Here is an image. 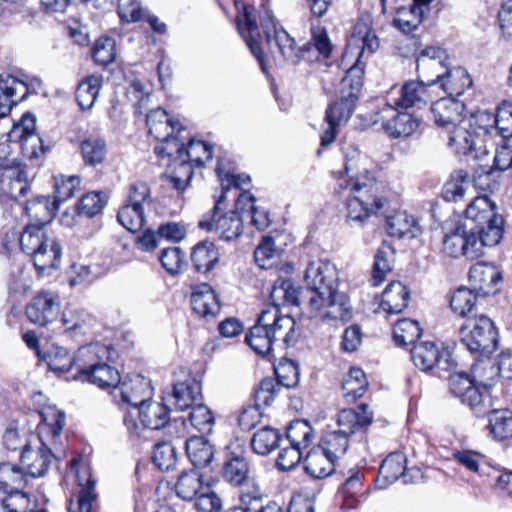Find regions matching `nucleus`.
<instances>
[{
  "instance_id": "1",
  "label": "nucleus",
  "mask_w": 512,
  "mask_h": 512,
  "mask_svg": "<svg viewBox=\"0 0 512 512\" xmlns=\"http://www.w3.org/2000/svg\"><path fill=\"white\" fill-rule=\"evenodd\" d=\"M294 319L283 315L276 307L261 312L257 322L246 334L245 342L255 353L265 356L274 347L285 349L294 345L298 339Z\"/></svg>"
},
{
  "instance_id": "2",
  "label": "nucleus",
  "mask_w": 512,
  "mask_h": 512,
  "mask_svg": "<svg viewBox=\"0 0 512 512\" xmlns=\"http://www.w3.org/2000/svg\"><path fill=\"white\" fill-rule=\"evenodd\" d=\"M344 169L352 181L351 195L346 202V217L350 223L361 226L372 214L385 206L386 200L377 196L374 176L366 169L359 171L358 161L347 159Z\"/></svg>"
},
{
  "instance_id": "3",
  "label": "nucleus",
  "mask_w": 512,
  "mask_h": 512,
  "mask_svg": "<svg viewBox=\"0 0 512 512\" xmlns=\"http://www.w3.org/2000/svg\"><path fill=\"white\" fill-rule=\"evenodd\" d=\"M363 86V67L360 63L350 67L339 85V98L331 104L325 120L327 128L321 135V146L326 147L334 142L337 128L351 117Z\"/></svg>"
},
{
  "instance_id": "4",
  "label": "nucleus",
  "mask_w": 512,
  "mask_h": 512,
  "mask_svg": "<svg viewBox=\"0 0 512 512\" xmlns=\"http://www.w3.org/2000/svg\"><path fill=\"white\" fill-rule=\"evenodd\" d=\"M373 414L369 406L361 404L358 409H343L337 415L338 430L327 431L317 447L336 461L344 456L349 447V437L365 432L372 424Z\"/></svg>"
},
{
  "instance_id": "5",
  "label": "nucleus",
  "mask_w": 512,
  "mask_h": 512,
  "mask_svg": "<svg viewBox=\"0 0 512 512\" xmlns=\"http://www.w3.org/2000/svg\"><path fill=\"white\" fill-rule=\"evenodd\" d=\"M109 349L99 343L83 346L78 349V372L75 380L88 382L101 389L115 387L120 383V374L116 368L109 365Z\"/></svg>"
},
{
  "instance_id": "6",
  "label": "nucleus",
  "mask_w": 512,
  "mask_h": 512,
  "mask_svg": "<svg viewBox=\"0 0 512 512\" xmlns=\"http://www.w3.org/2000/svg\"><path fill=\"white\" fill-rule=\"evenodd\" d=\"M20 246L29 255L39 274L59 267L62 249L55 238L49 237L41 225L29 224L20 236Z\"/></svg>"
},
{
  "instance_id": "7",
  "label": "nucleus",
  "mask_w": 512,
  "mask_h": 512,
  "mask_svg": "<svg viewBox=\"0 0 512 512\" xmlns=\"http://www.w3.org/2000/svg\"><path fill=\"white\" fill-rule=\"evenodd\" d=\"M460 341L473 354L488 356L498 347V331L485 315L468 317L459 329Z\"/></svg>"
},
{
  "instance_id": "8",
  "label": "nucleus",
  "mask_w": 512,
  "mask_h": 512,
  "mask_svg": "<svg viewBox=\"0 0 512 512\" xmlns=\"http://www.w3.org/2000/svg\"><path fill=\"white\" fill-rule=\"evenodd\" d=\"M170 421V409L163 403L150 399L124 414L123 423L131 439H138L146 428L159 430Z\"/></svg>"
},
{
  "instance_id": "9",
  "label": "nucleus",
  "mask_w": 512,
  "mask_h": 512,
  "mask_svg": "<svg viewBox=\"0 0 512 512\" xmlns=\"http://www.w3.org/2000/svg\"><path fill=\"white\" fill-rule=\"evenodd\" d=\"M261 26L277 64L281 65L285 62L297 64L304 60L302 46L297 47L294 39L284 29L275 26L270 11L265 10L261 18Z\"/></svg>"
},
{
  "instance_id": "10",
  "label": "nucleus",
  "mask_w": 512,
  "mask_h": 512,
  "mask_svg": "<svg viewBox=\"0 0 512 512\" xmlns=\"http://www.w3.org/2000/svg\"><path fill=\"white\" fill-rule=\"evenodd\" d=\"M306 292L310 293L308 307L318 308L317 302L325 301L326 295H333L338 286L336 267L329 261L310 262L305 271Z\"/></svg>"
},
{
  "instance_id": "11",
  "label": "nucleus",
  "mask_w": 512,
  "mask_h": 512,
  "mask_svg": "<svg viewBox=\"0 0 512 512\" xmlns=\"http://www.w3.org/2000/svg\"><path fill=\"white\" fill-rule=\"evenodd\" d=\"M220 474L224 482L232 487L250 484L254 477V467L248 459L244 445L235 441L226 446Z\"/></svg>"
},
{
  "instance_id": "12",
  "label": "nucleus",
  "mask_w": 512,
  "mask_h": 512,
  "mask_svg": "<svg viewBox=\"0 0 512 512\" xmlns=\"http://www.w3.org/2000/svg\"><path fill=\"white\" fill-rule=\"evenodd\" d=\"M8 145L0 144V196L17 200L25 196L30 184L26 167L5 156Z\"/></svg>"
},
{
  "instance_id": "13",
  "label": "nucleus",
  "mask_w": 512,
  "mask_h": 512,
  "mask_svg": "<svg viewBox=\"0 0 512 512\" xmlns=\"http://www.w3.org/2000/svg\"><path fill=\"white\" fill-rule=\"evenodd\" d=\"M410 355L418 369L424 372L434 370L439 377L444 376L443 372H450L457 366L452 353L448 349L431 341L416 343L412 347Z\"/></svg>"
},
{
  "instance_id": "14",
  "label": "nucleus",
  "mask_w": 512,
  "mask_h": 512,
  "mask_svg": "<svg viewBox=\"0 0 512 512\" xmlns=\"http://www.w3.org/2000/svg\"><path fill=\"white\" fill-rule=\"evenodd\" d=\"M36 118L31 113H25L20 122L13 125L7 134L8 140L18 143L24 157L29 160L38 159L48 149L42 138L35 132Z\"/></svg>"
},
{
  "instance_id": "15",
  "label": "nucleus",
  "mask_w": 512,
  "mask_h": 512,
  "mask_svg": "<svg viewBox=\"0 0 512 512\" xmlns=\"http://www.w3.org/2000/svg\"><path fill=\"white\" fill-rule=\"evenodd\" d=\"M374 123H381L383 130L391 138L411 136L420 126L418 118L407 112L397 111L394 103H386L375 112Z\"/></svg>"
},
{
  "instance_id": "16",
  "label": "nucleus",
  "mask_w": 512,
  "mask_h": 512,
  "mask_svg": "<svg viewBox=\"0 0 512 512\" xmlns=\"http://www.w3.org/2000/svg\"><path fill=\"white\" fill-rule=\"evenodd\" d=\"M317 307H308L309 317L320 318L330 325L344 324L352 317V309L346 294L334 289L333 295H326L325 301L317 302Z\"/></svg>"
},
{
  "instance_id": "17",
  "label": "nucleus",
  "mask_w": 512,
  "mask_h": 512,
  "mask_svg": "<svg viewBox=\"0 0 512 512\" xmlns=\"http://www.w3.org/2000/svg\"><path fill=\"white\" fill-rule=\"evenodd\" d=\"M407 459L403 453L395 452L389 454L379 468L376 483L383 489L387 485L402 479L403 483L418 482L423 476L418 468L406 469Z\"/></svg>"
},
{
  "instance_id": "18",
  "label": "nucleus",
  "mask_w": 512,
  "mask_h": 512,
  "mask_svg": "<svg viewBox=\"0 0 512 512\" xmlns=\"http://www.w3.org/2000/svg\"><path fill=\"white\" fill-rule=\"evenodd\" d=\"M442 244L443 252L454 258L463 256L474 260L481 256V244L477 242L476 234L461 225L446 233Z\"/></svg>"
},
{
  "instance_id": "19",
  "label": "nucleus",
  "mask_w": 512,
  "mask_h": 512,
  "mask_svg": "<svg viewBox=\"0 0 512 512\" xmlns=\"http://www.w3.org/2000/svg\"><path fill=\"white\" fill-rule=\"evenodd\" d=\"M187 137L182 134L176 142H168V147L155 146L154 152L161 158L172 156L178 152L180 157H184L193 166L202 167L207 161L212 159V147L208 143L200 140L189 139L187 146L183 141Z\"/></svg>"
},
{
  "instance_id": "20",
  "label": "nucleus",
  "mask_w": 512,
  "mask_h": 512,
  "mask_svg": "<svg viewBox=\"0 0 512 512\" xmlns=\"http://www.w3.org/2000/svg\"><path fill=\"white\" fill-rule=\"evenodd\" d=\"M146 123L149 133L161 142L158 146L162 147H168V142H176L179 137H182V133L186 132L180 122L174 121L160 107L152 109L146 115Z\"/></svg>"
},
{
  "instance_id": "21",
  "label": "nucleus",
  "mask_w": 512,
  "mask_h": 512,
  "mask_svg": "<svg viewBox=\"0 0 512 512\" xmlns=\"http://www.w3.org/2000/svg\"><path fill=\"white\" fill-rule=\"evenodd\" d=\"M60 307V298L55 292L41 291L28 303L26 315L31 323L43 327L56 319Z\"/></svg>"
},
{
  "instance_id": "22",
  "label": "nucleus",
  "mask_w": 512,
  "mask_h": 512,
  "mask_svg": "<svg viewBox=\"0 0 512 512\" xmlns=\"http://www.w3.org/2000/svg\"><path fill=\"white\" fill-rule=\"evenodd\" d=\"M211 214L204 215L198 226L206 231L215 230L221 239L230 241L238 238L243 231V220L238 211H230L217 217L219 208Z\"/></svg>"
},
{
  "instance_id": "23",
  "label": "nucleus",
  "mask_w": 512,
  "mask_h": 512,
  "mask_svg": "<svg viewBox=\"0 0 512 512\" xmlns=\"http://www.w3.org/2000/svg\"><path fill=\"white\" fill-rule=\"evenodd\" d=\"M112 394L114 399L120 398L122 403L131 406L130 410H134L152 397L153 390L150 380L137 374L120 382Z\"/></svg>"
},
{
  "instance_id": "24",
  "label": "nucleus",
  "mask_w": 512,
  "mask_h": 512,
  "mask_svg": "<svg viewBox=\"0 0 512 512\" xmlns=\"http://www.w3.org/2000/svg\"><path fill=\"white\" fill-rule=\"evenodd\" d=\"M53 458H56V456L52 453L51 448L44 443H41L35 449L30 444H26L20 456V468L25 477H42L48 470Z\"/></svg>"
},
{
  "instance_id": "25",
  "label": "nucleus",
  "mask_w": 512,
  "mask_h": 512,
  "mask_svg": "<svg viewBox=\"0 0 512 512\" xmlns=\"http://www.w3.org/2000/svg\"><path fill=\"white\" fill-rule=\"evenodd\" d=\"M464 104L453 97L441 98L431 106L435 124L446 131L465 121Z\"/></svg>"
},
{
  "instance_id": "26",
  "label": "nucleus",
  "mask_w": 512,
  "mask_h": 512,
  "mask_svg": "<svg viewBox=\"0 0 512 512\" xmlns=\"http://www.w3.org/2000/svg\"><path fill=\"white\" fill-rule=\"evenodd\" d=\"M439 84L449 97L460 96L472 84V80L464 68L455 67L440 70L434 79H428V85Z\"/></svg>"
},
{
  "instance_id": "27",
  "label": "nucleus",
  "mask_w": 512,
  "mask_h": 512,
  "mask_svg": "<svg viewBox=\"0 0 512 512\" xmlns=\"http://www.w3.org/2000/svg\"><path fill=\"white\" fill-rule=\"evenodd\" d=\"M27 95L26 83L12 75L0 74V118L5 117Z\"/></svg>"
},
{
  "instance_id": "28",
  "label": "nucleus",
  "mask_w": 512,
  "mask_h": 512,
  "mask_svg": "<svg viewBox=\"0 0 512 512\" xmlns=\"http://www.w3.org/2000/svg\"><path fill=\"white\" fill-rule=\"evenodd\" d=\"M502 280L501 273L493 265L478 262L469 270L472 289L482 296L494 294L497 284Z\"/></svg>"
},
{
  "instance_id": "29",
  "label": "nucleus",
  "mask_w": 512,
  "mask_h": 512,
  "mask_svg": "<svg viewBox=\"0 0 512 512\" xmlns=\"http://www.w3.org/2000/svg\"><path fill=\"white\" fill-rule=\"evenodd\" d=\"M237 28L241 36L246 41L247 46L250 48L252 54L258 60L262 71L266 70L263 54L261 52L258 38L260 37L259 28L253 17V8L245 6L243 12L237 17Z\"/></svg>"
},
{
  "instance_id": "30",
  "label": "nucleus",
  "mask_w": 512,
  "mask_h": 512,
  "mask_svg": "<svg viewBox=\"0 0 512 512\" xmlns=\"http://www.w3.org/2000/svg\"><path fill=\"white\" fill-rule=\"evenodd\" d=\"M310 293L306 289H298L290 279H278L270 293L273 306L279 309V305L287 304L294 306L305 305L308 308Z\"/></svg>"
},
{
  "instance_id": "31",
  "label": "nucleus",
  "mask_w": 512,
  "mask_h": 512,
  "mask_svg": "<svg viewBox=\"0 0 512 512\" xmlns=\"http://www.w3.org/2000/svg\"><path fill=\"white\" fill-rule=\"evenodd\" d=\"M193 311L203 318H214L221 309L216 292L207 283H201L193 288L191 295Z\"/></svg>"
},
{
  "instance_id": "32",
  "label": "nucleus",
  "mask_w": 512,
  "mask_h": 512,
  "mask_svg": "<svg viewBox=\"0 0 512 512\" xmlns=\"http://www.w3.org/2000/svg\"><path fill=\"white\" fill-rule=\"evenodd\" d=\"M201 396V383L191 375H184V379L177 378L173 384L172 398L178 410L192 407Z\"/></svg>"
},
{
  "instance_id": "33",
  "label": "nucleus",
  "mask_w": 512,
  "mask_h": 512,
  "mask_svg": "<svg viewBox=\"0 0 512 512\" xmlns=\"http://www.w3.org/2000/svg\"><path fill=\"white\" fill-rule=\"evenodd\" d=\"M78 485L81 487L77 501V512H93L94 502L97 499L95 491L96 481L88 465H81L76 471Z\"/></svg>"
},
{
  "instance_id": "34",
  "label": "nucleus",
  "mask_w": 512,
  "mask_h": 512,
  "mask_svg": "<svg viewBox=\"0 0 512 512\" xmlns=\"http://www.w3.org/2000/svg\"><path fill=\"white\" fill-rule=\"evenodd\" d=\"M447 59L446 52L440 47L428 46L420 51L416 58V69L424 78L436 75L444 70Z\"/></svg>"
},
{
  "instance_id": "35",
  "label": "nucleus",
  "mask_w": 512,
  "mask_h": 512,
  "mask_svg": "<svg viewBox=\"0 0 512 512\" xmlns=\"http://www.w3.org/2000/svg\"><path fill=\"white\" fill-rule=\"evenodd\" d=\"M336 460L319 447L312 448L304 459L305 471L316 479L331 475L335 470Z\"/></svg>"
},
{
  "instance_id": "36",
  "label": "nucleus",
  "mask_w": 512,
  "mask_h": 512,
  "mask_svg": "<svg viewBox=\"0 0 512 512\" xmlns=\"http://www.w3.org/2000/svg\"><path fill=\"white\" fill-rule=\"evenodd\" d=\"M185 451L188 459L196 468L207 467L214 458V448L203 436L188 438L185 442Z\"/></svg>"
},
{
  "instance_id": "37",
  "label": "nucleus",
  "mask_w": 512,
  "mask_h": 512,
  "mask_svg": "<svg viewBox=\"0 0 512 512\" xmlns=\"http://www.w3.org/2000/svg\"><path fill=\"white\" fill-rule=\"evenodd\" d=\"M448 146L458 155L473 154L477 138L465 121L447 131Z\"/></svg>"
},
{
  "instance_id": "38",
  "label": "nucleus",
  "mask_w": 512,
  "mask_h": 512,
  "mask_svg": "<svg viewBox=\"0 0 512 512\" xmlns=\"http://www.w3.org/2000/svg\"><path fill=\"white\" fill-rule=\"evenodd\" d=\"M410 291L401 282H391L382 293L381 307L389 314L401 313L407 306Z\"/></svg>"
},
{
  "instance_id": "39",
  "label": "nucleus",
  "mask_w": 512,
  "mask_h": 512,
  "mask_svg": "<svg viewBox=\"0 0 512 512\" xmlns=\"http://www.w3.org/2000/svg\"><path fill=\"white\" fill-rule=\"evenodd\" d=\"M430 96L423 81H408L401 90L400 97L394 100V105L401 108H420L426 105Z\"/></svg>"
},
{
  "instance_id": "40",
  "label": "nucleus",
  "mask_w": 512,
  "mask_h": 512,
  "mask_svg": "<svg viewBox=\"0 0 512 512\" xmlns=\"http://www.w3.org/2000/svg\"><path fill=\"white\" fill-rule=\"evenodd\" d=\"M191 261L197 272L207 273L218 263L219 251L213 242L201 241L194 246Z\"/></svg>"
},
{
  "instance_id": "41",
  "label": "nucleus",
  "mask_w": 512,
  "mask_h": 512,
  "mask_svg": "<svg viewBox=\"0 0 512 512\" xmlns=\"http://www.w3.org/2000/svg\"><path fill=\"white\" fill-rule=\"evenodd\" d=\"M386 228L390 236L397 238H414L421 230L417 220L406 212H397L388 217Z\"/></svg>"
},
{
  "instance_id": "42",
  "label": "nucleus",
  "mask_w": 512,
  "mask_h": 512,
  "mask_svg": "<svg viewBox=\"0 0 512 512\" xmlns=\"http://www.w3.org/2000/svg\"><path fill=\"white\" fill-rule=\"evenodd\" d=\"M167 157L171 159L168 179L177 191H184L192 179L194 166L178 152Z\"/></svg>"
},
{
  "instance_id": "43",
  "label": "nucleus",
  "mask_w": 512,
  "mask_h": 512,
  "mask_svg": "<svg viewBox=\"0 0 512 512\" xmlns=\"http://www.w3.org/2000/svg\"><path fill=\"white\" fill-rule=\"evenodd\" d=\"M472 233L477 236V242L481 244V255L483 254V247H493L500 243L504 233V219L501 215L495 217L487 223L480 224L471 228Z\"/></svg>"
},
{
  "instance_id": "44",
  "label": "nucleus",
  "mask_w": 512,
  "mask_h": 512,
  "mask_svg": "<svg viewBox=\"0 0 512 512\" xmlns=\"http://www.w3.org/2000/svg\"><path fill=\"white\" fill-rule=\"evenodd\" d=\"M499 215L496 204L485 195L474 198L465 209L466 218L473 221L476 226L487 223Z\"/></svg>"
},
{
  "instance_id": "45",
  "label": "nucleus",
  "mask_w": 512,
  "mask_h": 512,
  "mask_svg": "<svg viewBox=\"0 0 512 512\" xmlns=\"http://www.w3.org/2000/svg\"><path fill=\"white\" fill-rule=\"evenodd\" d=\"M47 362L49 369L55 373H64L72 367L78 370V352L72 356L64 347L52 345L51 348L41 356Z\"/></svg>"
},
{
  "instance_id": "46",
  "label": "nucleus",
  "mask_w": 512,
  "mask_h": 512,
  "mask_svg": "<svg viewBox=\"0 0 512 512\" xmlns=\"http://www.w3.org/2000/svg\"><path fill=\"white\" fill-rule=\"evenodd\" d=\"M204 487L202 475L197 470L191 469L180 473L175 484V491L178 497L186 501H191Z\"/></svg>"
},
{
  "instance_id": "47",
  "label": "nucleus",
  "mask_w": 512,
  "mask_h": 512,
  "mask_svg": "<svg viewBox=\"0 0 512 512\" xmlns=\"http://www.w3.org/2000/svg\"><path fill=\"white\" fill-rule=\"evenodd\" d=\"M58 209L57 203L50 201L49 197L37 196L26 203L25 211L31 220L36 221L35 225L44 226L49 223Z\"/></svg>"
},
{
  "instance_id": "48",
  "label": "nucleus",
  "mask_w": 512,
  "mask_h": 512,
  "mask_svg": "<svg viewBox=\"0 0 512 512\" xmlns=\"http://www.w3.org/2000/svg\"><path fill=\"white\" fill-rule=\"evenodd\" d=\"M102 86V77L90 75L83 79L76 89V101L81 110H90L99 95Z\"/></svg>"
},
{
  "instance_id": "49",
  "label": "nucleus",
  "mask_w": 512,
  "mask_h": 512,
  "mask_svg": "<svg viewBox=\"0 0 512 512\" xmlns=\"http://www.w3.org/2000/svg\"><path fill=\"white\" fill-rule=\"evenodd\" d=\"M64 331L74 336L87 332L92 323L91 315L83 309L67 308L61 318Z\"/></svg>"
},
{
  "instance_id": "50",
  "label": "nucleus",
  "mask_w": 512,
  "mask_h": 512,
  "mask_svg": "<svg viewBox=\"0 0 512 512\" xmlns=\"http://www.w3.org/2000/svg\"><path fill=\"white\" fill-rule=\"evenodd\" d=\"M368 387V381L362 369L353 367L342 382L343 396L349 401L360 398Z\"/></svg>"
},
{
  "instance_id": "51",
  "label": "nucleus",
  "mask_w": 512,
  "mask_h": 512,
  "mask_svg": "<svg viewBox=\"0 0 512 512\" xmlns=\"http://www.w3.org/2000/svg\"><path fill=\"white\" fill-rule=\"evenodd\" d=\"M281 435L278 430L266 426L256 431L251 439V447L256 454L268 455L279 446Z\"/></svg>"
},
{
  "instance_id": "52",
  "label": "nucleus",
  "mask_w": 512,
  "mask_h": 512,
  "mask_svg": "<svg viewBox=\"0 0 512 512\" xmlns=\"http://www.w3.org/2000/svg\"><path fill=\"white\" fill-rule=\"evenodd\" d=\"M488 427L496 440L512 438V412L508 409L492 410Z\"/></svg>"
},
{
  "instance_id": "53",
  "label": "nucleus",
  "mask_w": 512,
  "mask_h": 512,
  "mask_svg": "<svg viewBox=\"0 0 512 512\" xmlns=\"http://www.w3.org/2000/svg\"><path fill=\"white\" fill-rule=\"evenodd\" d=\"M424 10L417 5H409L408 7H400L396 11L393 19V25L403 33L414 31L422 22Z\"/></svg>"
},
{
  "instance_id": "54",
  "label": "nucleus",
  "mask_w": 512,
  "mask_h": 512,
  "mask_svg": "<svg viewBox=\"0 0 512 512\" xmlns=\"http://www.w3.org/2000/svg\"><path fill=\"white\" fill-rule=\"evenodd\" d=\"M469 186V174L464 170H457L444 185L442 196L448 202H458L464 198Z\"/></svg>"
},
{
  "instance_id": "55",
  "label": "nucleus",
  "mask_w": 512,
  "mask_h": 512,
  "mask_svg": "<svg viewBox=\"0 0 512 512\" xmlns=\"http://www.w3.org/2000/svg\"><path fill=\"white\" fill-rule=\"evenodd\" d=\"M286 437L289 444L306 449L314 439V430L308 421L298 419L290 423Z\"/></svg>"
},
{
  "instance_id": "56",
  "label": "nucleus",
  "mask_w": 512,
  "mask_h": 512,
  "mask_svg": "<svg viewBox=\"0 0 512 512\" xmlns=\"http://www.w3.org/2000/svg\"><path fill=\"white\" fill-rule=\"evenodd\" d=\"M422 329L419 323L412 319L398 320L393 328V337L398 346L415 345L421 336Z\"/></svg>"
},
{
  "instance_id": "57",
  "label": "nucleus",
  "mask_w": 512,
  "mask_h": 512,
  "mask_svg": "<svg viewBox=\"0 0 512 512\" xmlns=\"http://www.w3.org/2000/svg\"><path fill=\"white\" fill-rule=\"evenodd\" d=\"M80 151L85 165L95 167L106 158V143L99 138H88L81 142Z\"/></svg>"
},
{
  "instance_id": "58",
  "label": "nucleus",
  "mask_w": 512,
  "mask_h": 512,
  "mask_svg": "<svg viewBox=\"0 0 512 512\" xmlns=\"http://www.w3.org/2000/svg\"><path fill=\"white\" fill-rule=\"evenodd\" d=\"M393 251L390 246L382 245L375 255L371 282L373 286H379L385 280V276L392 270Z\"/></svg>"
},
{
  "instance_id": "59",
  "label": "nucleus",
  "mask_w": 512,
  "mask_h": 512,
  "mask_svg": "<svg viewBox=\"0 0 512 512\" xmlns=\"http://www.w3.org/2000/svg\"><path fill=\"white\" fill-rule=\"evenodd\" d=\"M119 223L130 232H138L145 224V209L129 204L123 205L117 214Z\"/></svg>"
},
{
  "instance_id": "60",
  "label": "nucleus",
  "mask_w": 512,
  "mask_h": 512,
  "mask_svg": "<svg viewBox=\"0 0 512 512\" xmlns=\"http://www.w3.org/2000/svg\"><path fill=\"white\" fill-rule=\"evenodd\" d=\"M107 202L108 198L103 192L93 191L86 193L81 197L76 206L77 213L88 218L94 217L103 210Z\"/></svg>"
},
{
  "instance_id": "61",
  "label": "nucleus",
  "mask_w": 512,
  "mask_h": 512,
  "mask_svg": "<svg viewBox=\"0 0 512 512\" xmlns=\"http://www.w3.org/2000/svg\"><path fill=\"white\" fill-rule=\"evenodd\" d=\"M461 401L468 405L477 417L489 415L492 412L490 395L480 392L475 385L467 391Z\"/></svg>"
},
{
  "instance_id": "62",
  "label": "nucleus",
  "mask_w": 512,
  "mask_h": 512,
  "mask_svg": "<svg viewBox=\"0 0 512 512\" xmlns=\"http://www.w3.org/2000/svg\"><path fill=\"white\" fill-rule=\"evenodd\" d=\"M256 264L262 269L272 268L280 258V252L275 248L271 237H264L254 251Z\"/></svg>"
},
{
  "instance_id": "63",
  "label": "nucleus",
  "mask_w": 512,
  "mask_h": 512,
  "mask_svg": "<svg viewBox=\"0 0 512 512\" xmlns=\"http://www.w3.org/2000/svg\"><path fill=\"white\" fill-rule=\"evenodd\" d=\"M37 501L32 500L30 495L20 490H11L2 500V508L5 512H30L37 507Z\"/></svg>"
},
{
  "instance_id": "64",
  "label": "nucleus",
  "mask_w": 512,
  "mask_h": 512,
  "mask_svg": "<svg viewBox=\"0 0 512 512\" xmlns=\"http://www.w3.org/2000/svg\"><path fill=\"white\" fill-rule=\"evenodd\" d=\"M479 295L472 288H458L451 297L450 306L454 312L464 317L472 311Z\"/></svg>"
}]
</instances>
